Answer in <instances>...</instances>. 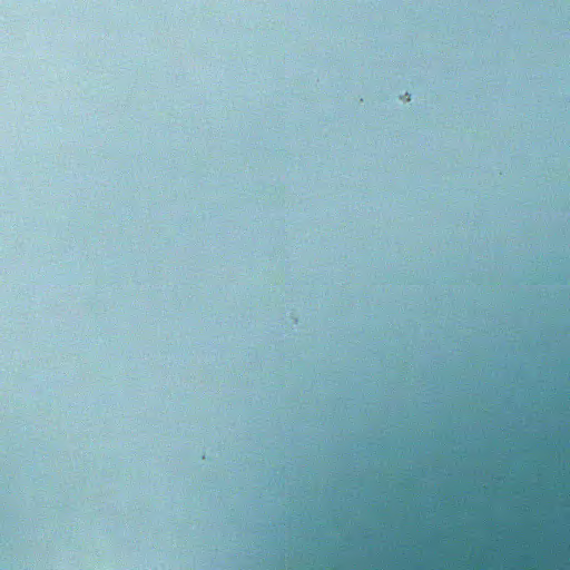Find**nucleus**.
Returning <instances> with one entry per match:
<instances>
[{
	"mask_svg": "<svg viewBox=\"0 0 570 570\" xmlns=\"http://www.w3.org/2000/svg\"><path fill=\"white\" fill-rule=\"evenodd\" d=\"M458 497H460V484L458 483ZM461 503L458 498L456 503V522H455V569L463 570V523L460 520Z\"/></svg>",
	"mask_w": 570,
	"mask_h": 570,
	"instance_id": "obj_1",
	"label": "nucleus"
}]
</instances>
